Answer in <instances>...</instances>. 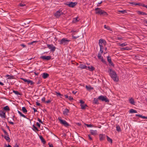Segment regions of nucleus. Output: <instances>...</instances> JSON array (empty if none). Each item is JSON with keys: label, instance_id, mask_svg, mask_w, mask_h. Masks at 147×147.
<instances>
[{"label": "nucleus", "instance_id": "obj_18", "mask_svg": "<svg viewBox=\"0 0 147 147\" xmlns=\"http://www.w3.org/2000/svg\"><path fill=\"white\" fill-rule=\"evenodd\" d=\"M98 100L99 99H98V98H94L93 103L95 104H99Z\"/></svg>", "mask_w": 147, "mask_h": 147}, {"label": "nucleus", "instance_id": "obj_37", "mask_svg": "<svg viewBox=\"0 0 147 147\" xmlns=\"http://www.w3.org/2000/svg\"><path fill=\"white\" fill-rule=\"evenodd\" d=\"M119 12L121 13L122 14H124L125 13H126V10H119L118 11Z\"/></svg>", "mask_w": 147, "mask_h": 147}, {"label": "nucleus", "instance_id": "obj_23", "mask_svg": "<svg viewBox=\"0 0 147 147\" xmlns=\"http://www.w3.org/2000/svg\"><path fill=\"white\" fill-rule=\"evenodd\" d=\"M137 13L140 15H146L147 13L145 12L141 11H137Z\"/></svg>", "mask_w": 147, "mask_h": 147}, {"label": "nucleus", "instance_id": "obj_12", "mask_svg": "<svg viewBox=\"0 0 147 147\" xmlns=\"http://www.w3.org/2000/svg\"><path fill=\"white\" fill-rule=\"evenodd\" d=\"M102 53H100V52H99L98 55V59H101V61L102 62H104L105 61V60L103 59V57L101 56V55Z\"/></svg>", "mask_w": 147, "mask_h": 147}, {"label": "nucleus", "instance_id": "obj_22", "mask_svg": "<svg viewBox=\"0 0 147 147\" xmlns=\"http://www.w3.org/2000/svg\"><path fill=\"white\" fill-rule=\"evenodd\" d=\"M6 76L8 77L7 79H15V77L13 76H10L9 75H7Z\"/></svg>", "mask_w": 147, "mask_h": 147}, {"label": "nucleus", "instance_id": "obj_11", "mask_svg": "<svg viewBox=\"0 0 147 147\" xmlns=\"http://www.w3.org/2000/svg\"><path fill=\"white\" fill-rule=\"evenodd\" d=\"M0 116L3 118H5L6 116L5 115V112L4 111H0Z\"/></svg>", "mask_w": 147, "mask_h": 147}, {"label": "nucleus", "instance_id": "obj_58", "mask_svg": "<svg viewBox=\"0 0 147 147\" xmlns=\"http://www.w3.org/2000/svg\"><path fill=\"white\" fill-rule=\"evenodd\" d=\"M136 5H138L139 6H142V4L141 3H137Z\"/></svg>", "mask_w": 147, "mask_h": 147}, {"label": "nucleus", "instance_id": "obj_45", "mask_svg": "<svg viewBox=\"0 0 147 147\" xmlns=\"http://www.w3.org/2000/svg\"><path fill=\"white\" fill-rule=\"evenodd\" d=\"M68 99L70 100H73V97H71V96H69Z\"/></svg>", "mask_w": 147, "mask_h": 147}, {"label": "nucleus", "instance_id": "obj_14", "mask_svg": "<svg viewBox=\"0 0 147 147\" xmlns=\"http://www.w3.org/2000/svg\"><path fill=\"white\" fill-rule=\"evenodd\" d=\"M42 75V78L45 79L47 78L49 76V74L47 73H43Z\"/></svg>", "mask_w": 147, "mask_h": 147}, {"label": "nucleus", "instance_id": "obj_8", "mask_svg": "<svg viewBox=\"0 0 147 147\" xmlns=\"http://www.w3.org/2000/svg\"><path fill=\"white\" fill-rule=\"evenodd\" d=\"M63 14L62 11L61 10H59L57 11L54 14L55 16L57 18H59L61 15Z\"/></svg>", "mask_w": 147, "mask_h": 147}, {"label": "nucleus", "instance_id": "obj_9", "mask_svg": "<svg viewBox=\"0 0 147 147\" xmlns=\"http://www.w3.org/2000/svg\"><path fill=\"white\" fill-rule=\"evenodd\" d=\"M77 4V3L76 2H70L69 4H67V5H68L69 7H74Z\"/></svg>", "mask_w": 147, "mask_h": 147}, {"label": "nucleus", "instance_id": "obj_41", "mask_svg": "<svg viewBox=\"0 0 147 147\" xmlns=\"http://www.w3.org/2000/svg\"><path fill=\"white\" fill-rule=\"evenodd\" d=\"M1 129L3 131L4 133L7 136H9L8 135V133L6 131L5 129H4L3 128H2Z\"/></svg>", "mask_w": 147, "mask_h": 147}, {"label": "nucleus", "instance_id": "obj_32", "mask_svg": "<svg viewBox=\"0 0 147 147\" xmlns=\"http://www.w3.org/2000/svg\"><path fill=\"white\" fill-rule=\"evenodd\" d=\"M22 111H23L24 113H26L27 112V111L25 107H23L22 108Z\"/></svg>", "mask_w": 147, "mask_h": 147}, {"label": "nucleus", "instance_id": "obj_30", "mask_svg": "<svg viewBox=\"0 0 147 147\" xmlns=\"http://www.w3.org/2000/svg\"><path fill=\"white\" fill-rule=\"evenodd\" d=\"M18 113L22 117L25 118H27L26 117V116L24 115L21 112H20V111H19L18 110Z\"/></svg>", "mask_w": 147, "mask_h": 147}, {"label": "nucleus", "instance_id": "obj_34", "mask_svg": "<svg viewBox=\"0 0 147 147\" xmlns=\"http://www.w3.org/2000/svg\"><path fill=\"white\" fill-rule=\"evenodd\" d=\"M3 109L5 111H9L10 110L8 106H6L4 107Z\"/></svg>", "mask_w": 147, "mask_h": 147}, {"label": "nucleus", "instance_id": "obj_44", "mask_svg": "<svg viewBox=\"0 0 147 147\" xmlns=\"http://www.w3.org/2000/svg\"><path fill=\"white\" fill-rule=\"evenodd\" d=\"M79 37V36H74V35H72V38H73V39H76L77 38H78Z\"/></svg>", "mask_w": 147, "mask_h": 147}, {"label": "nucleus", "instance_id": "obj_2", "mask_svg": "<svg viewBox=\"0 0 147 147\" xmlns=\"http://www.w3.org/2000/svg\"><path fill=\"white\" fill-rule=\"evenodd\" d=\"M95 13L97 14H100V15H103L104 16H107V13L104 11L102 10L99 8H97L95 9Z\"/></svg>", "mask_w": 147, "mask_h": 147}, {"label": "nucleus", "instance_id": "obj_61", "mask_svg": "<svg viewBox=\"0 0 147 147\" xmlns=\"http://www.w3.org/2000/svg\"><path fill=\"white\" fill-rule=\"evenodd\" d=\"M86 126L88 127H91L92 126V125L90 124H89V125H88V124H86Z\"/></svg>", "mask_w": 147, "mask_h": 147}, {"label": "nucleus", "instance_id": "obj_53", "mask_svg": "<svg viewBox=\"0 0 147 147\" xmlns=\"http://www.w3.org/2000/svg\"><path fill=\"white\" fill-rule=\"evenodd\" d=\"M41 100H42V102H45V97H43V98H42Z\"/></svg>", "mask_w": 147, "mask_h": 147}, {"label": "nucleus", "instance_id": "obj_24", "mask_svg": "<svg viewBox=\"0 0 147 147\" xmlns=\"http://www.w3.org/2000/svg\"><path fill=\"white\" fill-rule=\"evenodd\" d=\"M87 67L88 68V69L91 71H93L94 69V67L91 66H88Z\"/></svg>", "mask_w": 147, "mask_h": 147}, {"label": "nucleus", "instance_id": "obj_35", "mask_svg": "<svg viewBox=\"0 0 147 147\" xmlns=\"http://www.w3.org/2000/svg\"><path fill=\"white\" fill-rule=\"evenodd\" d=\"M13 92L16 95H21V94L18 91L13 90Z\"/></svg>", "mask_w": 147, "mask_h": 147}, {"label": "nucleus", "instance_id": "obj_5", "mask_svg": "<svg viewBox=\"0 0 147 147\" xmlns=\"http://www.w3.org/2000/svg\"><path fill=\"white\" fill-rule=\"evenodd\" d=\"M98 99L102 101H104L106 102H109V100L105 96L101 95L99 96L98 97Z\"/></svg>", "mask_w": 147, "mask_h": 147}, {"label": "nucleus", "instance_id": "obj_20", "mask_svg": "<svg viewBox=\"0 0 147 147\" xmlns=\"http://www.w3.org/2000/svg\"><path fill=\"white\" fill-rule=\"evenodd\" d=\"M33 128L32 129L33 131H34L36 133H37V131H38L39 130L34 125H33L32 126Z\"/></svg>", "mask_w": 147, "mask_h": 147}, {"label": "nucleus", "instance_id": "obj_36", "mask_svg": "<svg viewBox=\"0 0 147 147\" xmlns=\"http://www.w3.org/2000/svg\"><path fill=\"white\" fill-rule=\"evenodd\" d=\"M119 45L122 47H124L126 46L127 45V44L126 43H123L122 44L119 43Z\"/></svg>", "mask_w": 147, "mask_h": 147}, {"label": "nucleus", "instance_id": "obj_26", "mask_svg": "<svg viewBox=\"0 0 147 147\" xmlns=\"http://www.w3.org/2000/svg\"><path fill=\"white\" fill-rule=\"evenodd\" d=\"M81 107V109H85L86 107H87V105L86 104L83 105L81 104L80 105Z\"/></svg>", "mask_w": 147, "mask_h": 147}, {"label": "nucleus", "instance_id": "obj_46", "mask_svg": "<svg viewBox=\"0 0 147 147\" xmlns=\"http://www.w3.org/2000/svg\"><path fill=\"white\" fill-rule=\"evenodd\" d=\"M22 80H23L24 82H27L28 80L26 79H24V78H21Z\"/></svg>", "mask_w": 147, "mask_h": 147}, {"label": "nucleus", "instance_id": "obj_59", "mask_svg": "<svg viewBox=\"0 0 147 147\" xmlns=\"http://www.w3.org/2000/svg\"><path fill=\"white\" fill-rule=\"evenodd\" d=\"M20 45L23 47H26V45L24 44H21Z\"/></svg>", "mask_w": 147, "mask_h": 147}, {"label": "nucleus", "instance_id": "obj_29", "mask_svg": "<svg viewBox=\"0 0 147 147\" xmlns=\"http://www.w3.org/2000/svg\"><path fill=\"white\" fill-rule=\"evenodd\" d=\"M137 112L136 110H134L133 109H131L129 111V113H137Z\"/></svg>", "mask_w": 147, "mask_h": 147}, {"label": "nucleus", "instance_id": "obj_17", "mask_svg": "<svg viewBox=\"0 0 147 147\" xmlns=\"http://www.w3.org/2000/svg\"><path fill=\"white\" fill-rule=\"evenodd\" d=\"M105 135L100 134L99 136L100 140V141L103 140L105 138Z\"/></svg>", "mask_w": 147, "mask_h": 147}, {"label": "nucleus", "instance_id": "obj_57", "mask_svg": "<svg viewBox=\"0 0 147 147\" xmlns=\"http://www.w3.org/2000/svg\"><path fill=\"white\" fill-rule=\"evenodd\" d=\"M49 147H53V145L52 144H50V143H49Z\"/></svg>", "mask_w": 147, "mask_h": 147}, {"label": "nucleus", "instance_id": "obj_54", "mask_svg": "<svg viewBox=\"0 0 147 147\" xmlns=\"http://www.w3.org/2000/svg\"><path fill=\"white\" fill-rule=\"evenodd\" d=\"M4 147H11V146L10 145L8 144L7 146V144H5V146Z\"/></svg>", "mask_w": 147, "mask_h": 147}, {"label": "nucleus", "instance_id": "obj_15", "mask_svg": "<svg viewBox=\"0 0 147 147\" xmlns=\"http://www.w3.org/2000/svg\"><path fill=\"white\" fill-rule=\"evenodd\" d=\"M87 67V66L83 64H80L78 67V68H81V69H86Z\"/></svg>", "mask_w": 147, "mask_h": 147}, {"label": "nucleus", "instance_id": "obj_55", "mask_svg": "<svg viewBox=\"0 0 147 147\" xmlns=\"http://www.w3.org/2000/svg\"><path fill=\"white\" fill-rule=\"evenodd\" d=\"M143 119H147V117H145L144 116H142V115L141 117Z\"/></svg>", "mask_w": 147, "mask_h": 147}, {"label": "nucleus", "instance_id": "obj_40", "mask_svg": "<svg viewBox=\"0 0 147 147\" xmlns=\"http://www.w3.org/2000/svg\"><path fill=\"white\" fill-rule=\"evenodd\" d=\"M129 48L128 47H125L121 49V50L122 51L124 50H129Z\"/></svg>", "mask_w": 147, "mask_h": 147}, {"label": "nucleus", "instance_id": "obj_42", "mask_svg": "<svg viewBox=\"0 0 147 147\" xmlns=\"http://www.w3.org/2000/svg\"><path fill=\"white\" fill-rule=\"evenodd\" d=\"M104 27L105 28H106L108 30H110V28L108 26H107L106 25H105Z\"/></svg>", "mask_w": 147, "mask_h": 147}, {"label": "nucleus", "instance_id": "obj_60", "mask_svg": "<svg viewBox=\"0 0 147 147\" xmlns=\"http://www.w3.org/2000/svg\"><path fill=\"white\" fill-rule=\"evenodd\" d=\"M51 102V100H48L46 102H45L47 103H49Z\"/></svg>", "mask_w": 147, "mask_h": 147}, {"label": "nucleus", "instance_id": "obj_33", "mask_svg": "<svg viewBox=\"0 0 147 147\" xmlns=\"http://www.w3.org/2000/svg\"><path fill=\"white\" fill-rule=\"evenodd\" d=\"M107 141L109 142H110L111 143H112V140L111 139L109 138L108 136H107Z\"/></svg>", "mask_w": 147, "mask_h": 147}, {"label": "nucleus", "instance_id": "obj_50", "mask_svg": "<svg viewBox=\"0 0 147 147\" xmlns=\"http://www.w3.org/2000/svg\"><path fill=\"white\" fill-rule=\"evenodd\" d=\"M36 125L39 127H40V125L37 122L36 123Z\"/></svg>", "mask_w": 147, "mask_h": 147}, {"label": "nucleus", "instance_id": "obj_28", "mask_svg": "<svg viewBox=\"0 0 147 147\" xmlns=\"http://www.w3.org/2000/svg\"><path fill=\"white\" fill-rule=\"evenodd\" d=\"M78 17H77L76 18H74L73 19V20L72 21V22L73 23H75L76 22L78 21Z\"/></svg>", "mask_w": 147, "mask_h": 147}, {"label": "nucleus", "instance_id": "obj_27", "mask_svg": "<svg viewBox=\"0 0 147 147\" xmlns=\"http://www.w3.org/2000/svg\"><path fill=\"white\" fill-rule=\"evenodd\" d=\"M4 138L8 142H9L10 141V139L8 136H5L4 137Z\"/></svg>", "mask_w": 147, "mask_h": 147}, {"label": "nucleus", "instance_id": "obj_16", "mask_svg": "<svg viewBox=\"0 0 147 147\" xmlns=\"http://www.w3.org/2000/svg\"><path fill=\"white\" fill-rule=\"evenodd\" d=\"M69 112V110L67 109H65L63 111V114L65 115H68V113Z\"/></svg>", "mask_w": 147, "mask_h": 147}, {"label": "nucleus", "instance_id": "obj_39", "mask_svg": "<svg viewBox=\"0 0 147 147\" xmlns=\"http://www.w3.org/2000/svg\"><path fill=\"white\" fill-rule=\"evenodd\" d=\"M86 88L87 90H90L92 89L91 87L90 86H88L86 85Z\"/></svg>", "mask_w": 147, "mask_h": 147}, {"label": "nucleus", "instance_id": "obj_64", "mask_svg": "<svg viewBox=\"0 0 147 147\" xmlns=\"http://www.w3.org/2000/svg\"><path fill=\"white\" fill-rule=\"evenodd\" d=\"M14 147H19V145L17 144H16L14 146Z\"/></svg>", "mask_w": 147, "mask_h": 147}, {"label": "nucleus", "instance_id": "obj_49", "mask_svg": "<svg viewBox=\"0 0 147 147\" xmlns=\"http://www.w3.org/2000/svg\"><path fill=\"white\" fill-rule=\"evenodd\" d=\"M41 81L40 80H39L37 82L36 84H39L41 83Z\"/></svg>", "mask_w": 147, "mask_h": 147}, {"label": "nucleus", "instance_id": "obj_56", "mask_svg": "<svg viewBox=\"0 0 147 147\" xmlns=\"http://www.w3.org/2000/svg\"><path fill=\"white\" fill-rule=\"evenodd\" d=\"M56 93L59 96L61 95V94L59 92H56Z\"/></svg>", "mask_w": 147, "mask_h": 147}, {"label": "nucleus", "instance_id": "obj_62", "mask_svg": "<svg viewBox=\"0 0 147 147\" xmlns=\"http://www.w3.org/2000/svg\"><path fill=\"white\" fill-rule=\"evenodd\" d=\"M33 109L34 110V113L37 111V110L35 108H34V107L33 108Z\"/></svg>", "mask_w": 147, "mask_h": 147}, {"label": "nucleus", "instance_id": "obj_48", "mask_svg": "<svg viewBox=\"0 0 147 147\" xmlns=\"http://www.w3.org/2000/svg\"><path fill=\"white\" fill-rule=\"evenodd\" d=\"M88 137L89 139L90 140H92V138L91 137L90 135L89 134L88 135Z\"/></svg>", "mask_w": 147, "mask_h": 147}, {"label": "nucleus", "instance_id": "obj_19", "mask_svg": "<svg viewBox=\"0 0 147 147\" xmlns=\"http://www.w3.org/2000/svg\"><path fill=\"white\" fill-rule=\"evenodd\" d=\"M90 133L92 135H96L97 134V131L96 130H90Z\"/></svg>", "mask_w": 147, "mask_h": 147}, {"label": "nucleus", "instance_id": "obj_51", "mask_svg": "<svg viewBox=\"0 0 147 147\" xmlns=\"http://www.w3.org/2000/svg\"><path fill=\"white\" fill-rule=\"evenodd\" d=\"M38 120L39 122H40V123H43V122H42V121L40 120V119L39 118H38Z\"/></svg>", "mask_w": 147, "mask_h": 147}, {"label": "nucleus", "instance_id": "obj_47", "mask_svg": "<svg viewBox=\"0 0 147 147\" xmlns=\"http://www.w3.org/2000/svg\"><path fill=\"white\" fill-rule=\"evenodd\" d=\"M80 102L81 103V104H82L84 103V102L82 100H80Z\"/></svg>", "mask_w": 147, "mask_h": 147}, {"label": "nucleus", "instance_id": "obj_3", "mask_svg": "<svg viewBox=\"0 0 147 147\" xmlns=\"http://www.w3.org/2000/svg\"><path fill=\"white\" fill-rule=\"evenodd\" d=\"M106 41L104 40L103 39H100L99 40V45L100 47V53H102L103 51V47L102 45V44H105L106 43Z\"/></svg>", "mask_w": 147, "mask_h": 147}, {"label": "nucleus", "instance_id": "obj_31", "mask_svg": "<svg viewBox=\"0 0 147 147\" xmlns=\"http://www.w3.org/2000/svg\"><path fill=\"white\" fill-rule=\"evenodd\" d=\"M27 84H30L31 85H32L34 84V83L32 80H28V82H27Z\"/></svg>", "mask_w": 147, "mask_h": 147}, {"label": "nucleus", "instance_id": "obj_25", "mask_svg": "<svg viewBox=\"0 0 147 147\" xmlns=\"http://www.w3.org/2000/svg\"><path fill=\"white\" fill-rule=\"evenodd\" d=\"M129 102L132 105H134V101L133 99L132 98L129 99Z\"/></svg>", "mask_w": 147, "mask_h": 147}, {"label": "nucleus", "instance_id": "obj_1", "mask_svg": "<svg viewBox=\"0 0 147 147\" xmlns=\"http://www.w3.org/2000/svg\"><path fill=\"white\" fill-rule=\"evenodd\" d=\"M110 76L115 82H117L119 81V77L116 72L112 69H109L108 71Z\"/></svg>", "mask_w": 147, "mask_h": 147}, {"label": "nucleus", "instance_id": "obj_4", "mask_svg": "<svg viewBox=\"0 0 147 147\" xmlns=\"http://www.w3.org/2000/svg\"><path fill=\"white\" fill-rule=\"evenodd\" d=\"M70 41L69 40H68L66 38H62L59 42V44L61 45H67L69 42Z\"/></svg>", "mask_w": 147, "mask_h": 147}, {"label": "nucleus", "instance_id": "obj_13", "mask_svg": "<svg viewBox=\"0 0 147 147\" xmlns=\"http://www.w3.org/2000/svg\"><path fill=\"white\" fill-rule=\"evenodd\" d=\"M107 59L108 62L111 64V65L112 66H113V64L111 61V60L110 57L109 56H107Z\"/></svg>", "mask_w": 147, "mask_h": 147}, {"label": "nucleus", "instance_id": "obj_52", "mask_svg": "<svg viewBox=\"0 0 147 147\" xmlns=\"http://www.w3.org/2000/svg\"><path fill=\"white\" fill-rule=\"evenodd\" d=\"M19 5L21 7H23L25 5V4L22 3H20L19 4Z\"/></svg>", "mask_w": 147, "mask_h": 147}, {"label": "nucleus", "instance_id": "obj_6", "mask_svg": "<svg viewBox=\"0 0 147 147\" xmlns=\"http://www.w3.org/2000/svg\"><path fill=\"white\" fill-rule=\"evenodd\" d=\"M58 119L60 123L63 125L65 127H67L69 125L68 123H67L65 120L61 119V118H59Z\"/></svg>", "mask_w": 147, "mask_h": 147}, {"label": "nucleus", "instance_id": "obj_38", "mask_svg": "<svg viewBox=\"0 0 147 147\" xmlns=\"http://www.w3.org/2000/svg\"><path fill=\"white\" fill-rule=\"evenodd\" d=\"M116 130L118 131H121V129L119 125H117Z\"/></svg>", "mask_w": 147, "mask_h": 147}, {"label": "nucleus", "instance_id": "obj_10", "mask_svg": "<svg viewBox=\"0 0 147 147\" xmlns=\"http://www.w3.org/2000/svg\"><path fill=\"white\" fill-rule=\"evenodd\" d=\"M40 58L45 60H49L51 59V57L50 56H41Z\"/></svg>", "mask_w": 147, "mask_h": 147}, {"label": "nucleus", "instance_id": "obj_63", "mask_svg": "<svg viewBox=\"0 0 147 147\" xmlns=\"http://www.w3.org/2000/svg\"><path fill=\"white\" fill-rule=\"evenodd\" d=\"M136 115L137 116H138L140 117H142V115H139V114H136Z\"/></svg>", "mask_w": 147, "mask_h": 147}, {"label": "nucleus", "instance_id": "obj_43", "mask_svg": "<svg viewBox=\"0 0 147 147\" xmlns=\"http://www.w3.org/2000/svg\"><path fill=\"white\" fill-rule=\"evenodd\" d=\"M130 4H132V5H136L137 3H136L134 2H129Z\"/></svg>", "mask_w": 147, "mask_h": 147}, {"label": "nucleus", "instance_id": "obj_21", "mask_svg": "<svg viewBox=\"0 0 147 147\" xmlns=\"http://www.w3.org/2000/svg\"><path fill=\"white\" fill-rule=\"evenodd\" d=\"M39 138L42 142L44 144H45L46 142L45 140L43 138V137L41 136H39Z\"/></svg>", "mask_w": 147, "mask_h": 147}, {"label": "nucleus", "instance_id": "obj_7", "mask_svg": "<svg viewBox=\"0 0 147 147\" xmlns=\"http://www.w3.org/2000/svg\"><path fill=\"white\" fill-rule=\"evenodd\" d=\"M47 47L50 49V51L52 52H54L56 49V47L54 46L53 44H47Z\"/></svg>", "mask_w": 147, "mask_h": 147}]
</instances>
